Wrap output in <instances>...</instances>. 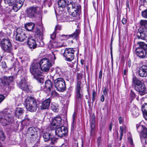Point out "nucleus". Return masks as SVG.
<instances>
[{"label":"nucleus","instance_id":"obj_1","mask_svg":"<svg viewBox=\"0 0 147 147\" xmlns=\"http://www.w3.org/2000/svg\"><path fill=\"white\" fill-rule=\"evenodd\" d=\"M61 120L62 119L60 117H56L53 119L50 126L51 130L56 129L55 134L57 136L60 138L66 136L68 133L67 128L65 126H62L57 127L60 125Z\"/></svg>","mask_w":147,"mask_h":147},{"label":"nucleus","instance_id":"obj_2","mask_svg":"<svg viewBox=\"0 0 147 147\" xmlns=\"http://www.w3.org/2000/svg\"><path fill=\"white\" fill-rule=\"evenodd\" d=\"M14 113L10 110L5 109L0 112V123L3 126L11 124L13 120Z\"/></svg>","mask_w":147,"mask_h":147},{"label":"nucleus","instance_id":"obj_3","mask_svg":"<svg viewBox=\"0 0 147 147\" xmlns=\"http://www.w3.org/2000/svg\"><path fill=\"white\" fill-rule=\"evenodd\" d=\"M132 82L135 85V90L140 95L142 96L147 93V90L144 84L136 77H134L133 78Z\"/></svg>","mask_w":147,"mask_h":147},{"label":"nucleus","instance_id":"obj_4","mask_svg":"<svg viewBox=\"0 0 147 147\" xmlns=\"http://www.w3.org/2000/svg\"><path fill=\"white\" fill-rule=\"evenodd\" d=\"M67 8L69 14L73 17H76L80 12L81 7L80 5L74 2H70L67 4Z\"/></svg>","mask_w":147,"mask_h":147},{"label":"nucleus","instance_id":"obj_5","mask_svg":"<svg viewBox=\"0 0 147 147\" xmlns=\"http://www.w3.org/2000/svg\"><path fill=\"white\" fill-rule=\"evenodd\" d=\"M30 71L34 77H37L41 75V68L39 64V61L35 59L30 67Z\"/></svg>","mask_w":147,"mask_h":147},{"label":"nucleus","instance_id":"obj_6","mask_svg":"<svg viewBox=\"0 0 147 147\" xmlns=\"http://www.w3.org/2000/svg\"><path fill=\"white\" fill-rule=\"evenodd\" d=\"M26 107L27 110L31 112L36 111L37 104L35 99L31 96L27 97L25 100Z\"/></svg>","mask_w":147,"mask_h":147},{"label":"nucleus","instance_id":"obj_7","mask_svg":"<svg viewBox=\"0 0 147 147\" xmlns=\"http://www.w3.org/2000/svg\"><path fill=\"white\" fill-rule=\"evenodd\" d=\"M139 47L136 49L137 55L140 58H144L146 55V49H147V45L143 42H138Z\"/></svg>","mask_w":147,"mask_h":147},{"label":"nucleus","instance_id":"obj_8","mask_svg":"<svg viewBox=\"0 0 147 147\" xmlns=\"http://www.w3.org/2000/svg\"><path fill=\"white\" fill-rule=\"evenodd\" d=\"M80 80L78 79L77 84L76 86L75 97L77 101H81L83 97V88L81 86Z\"/></svg>","mask_w":147,"mask_h":147},{"label":"nucleus","instance_id":"obj_9","mask_svg":"<svg viewBox=\"0 0 147 147\" xmlns=\"http://www.w3.org/2000/svg\"><path fill=\"white\" fill-rule=\"evenodd\" d=\"M55 87L57 90L60 92L64 91L66 88L64 80L61 78H58L54 81Z\"/></svg>","mask_w":147,"mask_h":147},{"label":"nucleus","instance_id":"obj_10","mask_svg":"<svg viewBox=\"0 0 147 147\" xmlns=\"http://www.w3.org/2000/svg\"><path fill=\"white\" fill-rule=\"evenodd\" d=\"M39 64L41 70L45 72H48L52 66V64L49 59L47 58H44L39 61Z\"/></svg>","mask_w":147,"mask_h":147},{"label":"nucleus","instance_id":"obj_11","mask_svg":"<svg viewBox=\"0 0 147 147\" xmlns=\"http://www.w3.org/2000/svg\"><path fill=\"white\" fill-rule=\"evenodd\" d=\"M75 50L72 48H66L63 53L65 60L68 61H71L74 57V52Z\"/></svg>","mask_w":147,"mask_h":147},{"label":"nucleus","instance_id":"obj_12","mask_svg":"<svg viewBox=\"0 0 147 147\" xmlns=\"http://www.w3.org/2000/svg\"><path fill=\"white\" fill-rule=\"evenodd\" d=\"M1 47L5 52L10 53L12 50L11 44L9 39H3L1 42Z\"/></svg>","mask_w":147,"mask_h":147},{"label":"nucleus","instance_id":"obj_13","mask_svg":"<svg viewBox=\"0 0 147 147\" xmlns=\"http://www.w3.org/2000/svg\"><path fill=\"white\" fill-rule=\"evenodd\" d=\"M16 39L17 40L20 42H23L28 37V35L26 34L20 28H18L16 31Z\"/></svg>","mask_w":147,"mask_h":147},{"label":"nucleus","instance_id":"obj_14","mask_svg":"<svg viewBox=\"0 0 147 147\" xmlns=\"http://www.w3.org/2000/svg\"><path fill=\"white\" fill-rule=\"evenodd\" d=\"M20 87L23 90L27 92H31L32 87L28 83L25 78H23L19 83Z\"/></svg>","mask_w":147,"mask_h":147},{"label":"nucleus","instance_id":"obj_15","mask_svg":"<svg viewBox=\"0 0 147 147\" xmlns=\"http://www.w3.org/2000/svg\"><path fill=\"white\" fill-rule=\"evenodd\" d=\"M40 11V8L39 7H31L27 8L26 12L28 17L32 18L34 17L36 14L38 13Z\"/></svg>","mask_w":147,"mask_h":147},{"label":"nucleus","instance_id":"obj_16","mask_svg":"<svg viewBox=\"0 0 147 147\" xmlns=\"http://www.w3.org/2000/svg\"><path fill=\"white\" fill-rule=\"evenodd\" d=\"M138 131L141 132L142 141H145V143L147 144V129L142 125L137 127Z\"/></svg>","mask_w":147,"mask_h":147},{"label":"nucleus","instance_id":"obj_17","mask_svg":"<svg viewBox=\"0 0 147 147\" xmlns=\"http://www.w3.org/2000/svg\"><path fill=\"white\" fill-rule=\"evenodd\" d=\"M25 0H14V4L13 9L15 11H17L22 6Z\"/></svg>","mask_w":147,"mask_h":147},{"label":"nucleus","instance_id":"obj_18","mask_svg":"<svg viewBox=\"0 0 147 147\" xmlns=\"http://www.w3.org/2000/svg\"><path fill=\"white\" fill-rule=\"evenodd\" d=\"M80 32V31L79 30L77 29L75 31L71 34L69 35H61V36L62 38L61 39L63 40H66L69 37L72 38L73 39L76 38L78 36Z\"/></svg>","mask_w":147,"mask_h":147},{"label":"nucleus","instance_id":"obj_19","mask_svg":"<svg viewBox=\"0 0 147 147\" xmlns=\"http://www.w3.org/2000/svg\"><path fill=\"white\" fill-rule=\"evenodd\" d=\"M139 76L142 77L147 76V66L143 65L140 67L138 71Z\"/></svg>","mask_w":147,"mask_h":147},{"label":"nucleus","instance_id":"obj_20","mask_svg":"<svg viewBox=\"0 0 147 147\" xmlns=\"http://www.w3.org/2000/svg\"><path fill=\"white\" fill-rule=\"evenodd\" d=\"M27 43L31 49H34L37 47L36 40L32 37H28Z\"/></svg>","mask_w":147,"mask_h":147},{"label":"nucleus","instance_id":"obj_21","mask_svg":"<svg viewBox=\"0 0 147 147\" xmlns=\"http://www.w3.org/2000/svg\"><path fill=\"white\" fill-rule=\"evenodd\" d=\"M13 80V76H3L1 78V83L4 85H9V83L11 82Z\"/></svg>","mask_w":147,"mask_h":147},{"label":"nucleus","instance_id":"obj_22","mask_svg":"<svg viewBox=\"0 0 147 147\" xmlns=\"http://www.w3.org/2000/svg\"><path fill=\"white\" fill-rule=\"evenodd\" d=\"M51 101V98H49L43 101L40 107L41 109H47L49 106Z\"/></svg>","mask_w":147,"mask_h":147},{"label":"nucleus","instance_id":"obj_23","mask_svg":"<svg viewBox=\"0 0 147 147\" xmlns=\"http://www.w3.org/2000/svg\"><path fill=\"white\" fill-rule=\"evenodd\" d=\"M53 88L52 83L50 80H47L45 82V86H44V90L47 93L50 92Z\"/></svg>","mask_w":147,"mask_h":147},{"label":"nucleus","instance_id":"obj_24","mask_svg":"<svg viewBox=\"0 0 147 147\" xmlns=\"http://www.w3.org/2000/svg\"><path fill=\"white\" fill-rule=\"evenodd\" d=\"M140 37L142 39H144L147 36V28L144 27L140 31Z\"/></svg>","mask_w":147,"mask_h":147},{"label":"nucleus","instance_id":"obj_25","mask_svg":"<svg viewBox=\"0 0 147 147\" xmlns=\"http://www.w3.org/2000/svg\"><path fill=\"white\" fill-rule=\"evenodd\" d=\"M51 110L54 112H57L59 110V107L58 104L53 102L51 103Z\"/></svg>","mask_w":147,"mask_h":147},{"label":"nucleus","instance_id":"obj_26","mask_svg":"<svg viewBox=\"0 0 147 147\" xmlns=\"http://www.w3.org/2000/svg\"><path fill=\"white\" fill-rule=\"evenodd\" d=\"M24 110L22 108H18L15 112V115L16 117H19V116L22 115L24 112Z\"/></svg>","mask_w":147,"mask_h":147},{"label":"nucleus","instance_id":"obj_27","mask_svg":"<svg viewBox=\"0 0 147 147\" xmlns=\"http://www.w3.org/2000/svg\"><path fill=\"white\" fill-rule=\"evenodd\" d=\"M35 26L34 24L32 23H29L25 25L26 29L28 31H31L34 28Z\"/></svg>","mask_w":147,"mask_h":147},{"label":"nucleus","instance_id":"obj_28","mask_svg":"<svg viewBox=\"0 0 147 147\" xmlns=\"http://www.w3.org/2000/svg\"><path fill=\"white\" fill-rule=\"evenodd\" d=\"M51 135V134L47 132H45L43 134V137L45 142L49 141L50 139Z\"/></svg>","mask_w":147,"mask_h":147},{"label":"nucleus","instance_id":"obj_29","mask_svg":"<svg viewBox=\"0 0 147 147\" xmlns=\"http://www.w3.org/2000/svg\"><path fill=\"white\" fill-rule=\"evenodd\" d=\"M59 8H63L65 7L66 5V2L65 0H59L58 3Z\"/></svg>","mask_w":147,"mask_h":147},{"label":"nucleus","instance_id":"obj_30","mask_svg":"<svg viewBox=\"0 0 147 147\" xmlns=\"http://www.w3.org/2000/svg\"><path fill=\"white\" fill-rule=\"evenodd\" d=\"M35 33L40 39H42L43 36V33L42 31V30H40L39 29L36 28Z\"/></svg>","mask_w":147,"mask_h":147},{"label":"nucleus","instance_id":"obj_31","mask_svg":"<svg viewBox=\"0 0 147 147\" xmlns=\"http://www.w3.org/2000/svg\"><path fill=\"white\" fill-rule=\"evenodd\" d=\"M63 45L62 42H53V46H51V47H60L63 46Z\"/></svg>","mask_w":147,"mask_h":147},{"label":"nucleus","instance_id":"obj_32","mask_svg":"<svg viewBox=\"0 0 147 147\" xmlns=\"http://www.w3.org/2000/svg\"><path fill=\"white\" fill-rule=\"evenodd\" d=\"M35 132H37L36 131V129L32 127L29 128L27 131V134H28L29 136Z\"/></svg>","mask_w":147,"mask_h":147},{"label":"nucleus","instance_id":"obj_33","mask_svg":"<svg viewBox=\"0 0 147 147\" xmlns=\"http://www.w3.org/2000/svg\"><path fill=\"white\" fill-rule=\"evenodd\" d=\"M57 138L51 135L50 139L49 141L50 142V143L51 144H55L57 142Z\"/></svg>","mask_w":147,"mask_h":147},{"label":"nucleus","instance_id":"obj_34","mask_svg":"<svg viewBox=\"0 0 147 147\" xmlns=\"http://www.w3.org/2000/svg\"><path fill=\"white\" fill-rule=\"evenodd\" d=\"M31 139H32L33 141H35V140L38 138V134L37 132H35L30 136Z\"/></svg>","mask_w":147,"mask_h":147},{"label":"nucleus","instance_id":"obj_35","mask_svg":"<svg viewBox=\"0 0 147 147\" xmlns=\"http://www.w3.org/2000/svg\"><path fill=\"white\" fill-rule=\"evenodd\" d=\"M142 111L143 112H146L147 113V103H145L142 105Z\"/></svg>","mask_w":147,"mask_h":147},{"label":"nucleus","instance_id":"obj_36","mask_svg":"<svg viewBox=\"0 0 147 147\" xmlns=\"http://www.w3.org/2000/svg\"><path fill=\"white\" fill-rule=\"evenodd\" d=\"M132 114L135 117H137L139 115L138 110V109L136 108L132 111Z\"/></svg>","mask_w":147,"mask_h":147},{"label":"nucleus","instance_id":"obj_37","mask_svg":"<svg viewBox=\"0 0 147 147\" xmlns=\"http://www.w3.org/2000/svg\"><path fill=\"white\" fill-rule=\"evenodd\" d=\"M140 24L141 26L146 27L147 26V20H141L140 21Z\"/></svg>","mask_w":147,"mask_h":147},{"label":"nucleus","instance_id":"obj_38","mask_svg":"<svg viewBox=\"0 0 147 147\" xmlns=\"http://www.w3.org/2000/svg\"><path fill=\"white\" fill-rule=\"evenodd\" d=\"M5 136L4 135L3 132V131H0V139L3 141L5 140Z\"/></svg>","mask_w":147,"mask_h":147},{"label":"nucleus","instance_id":"obj_39","mask_svg":"<svg viewBox=\"0 0 147 147\" xmlns=\"http://www.w3.org/2000/svg\"><path fill=\"white\" fill-rule=\"evenodd\" d=\"M5 3L6 4H8L9 5H12L13 0H4Z\"/></svg>","mask_w":147,"mask_h":147},{"label":"nucleus","instance_id":"obj_40","mask_svg":"<svg viewBox=\"0 0 147 147\" xmlns=\"http://www.w3.org/2000/svg\"><path fill=\"white\" fill-rule=\"evenodd\" d=\"M96 92H95V91L94 90L92 92V102H94L95 100V97L96 96Z\"/></svg>","mask_w":147,"mask_h":147},{"label":"nucleus","instance_id":"obj_41","mask_svg":"<svg viewBox=\"0 0 147 147\" xmlns=\"http://www.w3.org/2000/svg\"><path fill=\"white\" fill-rule=\"evenodd\" d=\"M142 15L143 17L147 18V9L142 12Z\"/></svg>","mask_w":147,"mask_h":147},{"label":"nucleus","instance_id":"obj_42","mask_svg":"<svg viewBox=\"0 0 147 147\" xmlns=\"http://www.w3.org/2000/svg\"><path fill=\"white\" fill-rule=\"evenodd\" d=\"M103 95L104 96H107L108 95L107 91V88L106 87H103L102 88Z\"/></svg>","mask_w":147,"mask_h":147},{"label":"nucleus","instance_id":"obj_43","mask_svg":"<svg viewBox=\"0 0 147 147\" xmlns=\"http://www.w3.org/2000/svg\"><path fill=\"white\" fill-rule=\"evenodd\" d=\"M58 95V93L55 90H52L51 92V96L53 97H55Z\"/></svg>","mask_w":147,"mask_h":147},{"label":"nucleus","instance_id":"obj_44","mask_svg":"<svg viewBox=\"0 0 147 147\" xmlns=\"http://www.w3.org/2000/svg\"><path fill=\"white\" fill-rule=\"evenodd\" d=\"M101 139L100 137H98L97 140V142L98 143V147H100L101 146Z\"/></svg>","mask_w":147,"mask_h":147},{"label":"nucleus","instance_id":"obj_45","mask_svg":"<svg viewBox=\"0 0 147 147\" xmlns=\"http://www.w3.org/2000/svg\"><path fill=\"white\" fill-rule=\"evenodd\" d=\"M56 52L55 51L53 52L52 53V54H51V57H52V60H55L56 59Z\"/></svg>","mask_w":147,"mask_h":147},{"label":"nucleus","instance_id":"obj_46","mask_svg":"<svg viewBox=\"0 0 147 147\" xmlns=\"http://www.w3.org/2000/svg\"><path fill=\"white\" fill-rule=\"evenodd\" d=\"M94 125L92 124L91 127L90 134L92 135L94 132Z\"/></svg>","mask_w":147,"mask_h":147},{"label":"nucleus","instance_id":"obj_47","mask_svg":"<svg viewBox=\"0 0 147 147\" xmlns=\"http://www.w3.org/2000/svg\"><path fill=\"white\" fill-rule=\"evenodd\" d=\"M56 73L57 74H59V76L61 75V72L60 69L59 68H57L56 70Z\"/></svg>","mask_w":147,"mask_h":147},{"label":"nucleus","instance_id":"obj_48","mask_svg":"<svg viewBox=\"0 0 147 147\" xmlns=\"http://www.w3.org/2000/svg\"><path fill=\"white\" fill-rule=\"evenodd\" d=\"M130 96L132 98H134L135 97V95L132 90H131Z\"/></svg>","mask_w":147,"mask_h":147},{"label":"nucleus","instance_id":"obj_49","mask_svg":"<svg viewBox=\"0 0 147 147\" xmlns=\"http://www.w3.org/2000/svg\"><path fill=\"white\" fill-rule=\"evenodd\" d=\"M5 98V97L3 95H0V103L3 101Z\"/></svg>","mask_w":147,"mask_h":147},{"label":"nucleus","instance_id":"obj_50","mask_svg":"<svg viewBox=\"0 0 147 147\" xmlns=\"http://www.w3.org/2000/svg\"><path fill=\"white\" fill-rule=\"evenodd\" d=\"M128 142L131 144L132 145L133 144V140L131 137H129L128 138Z\"/></svg>","mask_w":147,"mask_h":147},{"label":"nucleus","instance_id":"obj_51","mask_svg":"<svg viewBox=\"0 0 147 147\" xmlns=\"http://www.w3.org/2000/svg\"><path fill=\"white\" fill-rule=\"evenodd\" d=\"M1 66L3 68H5L7 66L6 63L5 62H2L1 63Z\"/></svg>","mask_w":147,"mask_h":147},{"label":"nucleus","instance_id":"obj_52","mask_svg":"<svg viewBox=\"0 0 147 147\" xmlns=\"http://www.w3.org/2000/svg\"><path fill=\"white\" fill-rule=\"evenodd\" d=\"M56 33L55 32H54L51 35V38L53 40L55 38L56 36Z\"/></svg>","mask_w":147,"mask_h":147},{"label":"nucleus","instance_id":"obj_53","mask_svg":"<svg viewBox=\"0 0 147 147\" xmlns=\"http://www.w3.org/2000/svg\"><path fill=\"white\" fill-rule=\"evenodd\" d=\"M119 120L120 124H122L123 123V121L122 117H119Z\"/></svg>","mask_w":147,"mask_h":147},{"label":"nucleus","instance_id":"obj_54","mask_svg":"<svg viewBox=\"0 0 147 147\" xmlns=\"http://www.w3.org/2000/svg\"><path fill=\"white\" fill-rule=\"evenodd\" d=\"M120 134H123V132L124 130V128L123 126H121L120 127Z\"/></svg>","mask_w":147,"mask_h":147},{"label":"nucleus","instance_id":"obj_55","mask_svg":"<svg viewBox=\"0 0 147 147\" xmlns=\"http://www.w3.org/2000/svg\"><path fill=\"white\" fill-rule=\"evenodd\" d=\"M61 29V26L60 25H57L55 27V30H60Z\"/></svg>","mask_w":147,"mask_h":147},{"label":"nucleus","instance_id":"obj_56","mask_svg":"<svg viewBox=\"0 0 147 147\" xmlns=\"http://www.w3.org/2000/svg\"><path fill=\"white\" fill-rule=\"evenodd\" d=\"M104 95L103 94H102L101 96L100 100L101 101L104 102L105 100Z\"/></svg>","mask_w":147,"mask_h":147},{"label":"nucleus","instance_id":"obj_57","mask_svg":"<svg viewBox=\"0 0 147 147\" xmlns=\"http://www.w3.org/2000/svg\"><path fill=\"white\" fill-rule=\"evenodd\" d=\"M126 20L124 18H123L122 20V22L123 24H125L126 23Z\"/></svg>","mask_w":147,"mask_h":147},{"label":"nucleus","instance_id":"obj_58","mask_svg":"<svg viewBox=\"0 0 147 147\" xmlns=\"http://www.w3.org/2000/svg\"><path fill=\"white\" fill-rule=\"evenodd\" d=\"M76 116V114L75 113V112H74V113L73 114V116H72V119H73V122H74V120H75V117Z\"/></svg>","mask_w":147,"mask_h":147},{"label":"nucleus","instance_id":"obj_59","mask_svg":"<svg viewBox=\"0 0 147 147\" xmlns=\"http://www.w3.org/2000/svg\"><path fill=\"white\" fill-rule=\"evenodd\" d=\"M143 114L144 118L147 120V113L146 112H143Z\"/></svg>","mask_w":147,"mask_h":147},{"label":"nucleus","instance_id":"obj_60","mask_svg":"<svg viewBox=\"0 0 147 147\" xmlns=\"http://www.w3.org/2000/svg\"><path fill=\"white\" fill-rule=\"evenodd\" d=\"M102 71L100 70L99 73V78L100 79H101L102 77Z\"/></svg>","mask_w":147,"mask_h":147},{"label":"nucleus","instance_id":"obj_61","mask_svg":"<svg viewBox=\"0 0 147 147\" xmlns=\"http://www.w3.org/2000/svg\"><path fill=\"white\" fill-rule=\"evenodd\" d=\"M112 126H113V124L111 123L109 125V129L110 131H111V130Z\"/></svg>","mask_w":147,"mask_h":147},{"label":"nucleus","instance_id":"obj_62","mask_svg":"<svg viewBox=\"0 0 147 147\" xmlns=\"http://www.w3.org/2000/svg\"><path fill=\"white\" fill-rule=\"evenodd\" d=\"M126 5L127 7H128L129 8V2L127 0L126 2Z\"/></svg>","mask_w":147,"mask_h":147},{"label":"nucleus","instance_id":"obj_63","mask_svg":"<svg viewBox=\"0 0 147 147\" xmlns=\"http://www.w3.org/2000/svg\"><path fill=\"white\" fill-rule=\"evenodd\" d=\"M62 20H63V21H66V19L65 17V16L64 17H63L62 18Z\"/></svg>","mask_w":147,"mask_h":147},{"label":"nucleus","instance_id":"obj_64","mask_svg":"<svg viewBox=\"0 0 147 147\" xmlns=\"http://www.w3.org/2000/svg\"><path fill=\"white\" fill-rule=\"evenodd\" d=\"M120 136L119 138V140H121L122 139V136H123V134H120Z\"/></svg>","mask_w":147,"mask_h":147}]
</instances>
